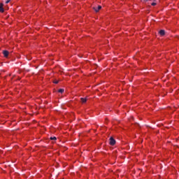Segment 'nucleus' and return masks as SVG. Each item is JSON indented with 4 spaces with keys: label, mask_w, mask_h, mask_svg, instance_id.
<instances>
[{
    "label": "nucleus",
    "mask_w": 179,
    "mask_h": 179,
    "mask_svg": "<svg viewBox=\"0 0 179 179\" xmlns=\"http://www.w3.org/2000/svg\"><path fill=\"white\" fill-rule=\"evenodd\" d=\"M109 141H110V145H111V146H114V145H115V139H114V138L110 137Z\"/></svg>",
    "instance_id": "nucleus-1"
},
{
    "label": "nucleus",
    "mask_w": 179,
    "mask_h": 179,
    "mask_svg": "<svg viewBox=\"0 0 179 179\" xmlns=\"http://www.w3.org/2000/svg\"><path fill=\"white\" fill-rule=\"evenodd\" d=\"M0 12L1 13H3L5 12V10L3 9V3H0Z\"/></svg>",
    "instance_id": "nucleus-2"
},
{
    "label": "nucleus",
    "mask_w": 179,
    "mask_h": 179,
    "mask_svg": "<svg viewBox=\"0 0 179 179\" xmlns=\"http://www.w3.org/2000/svg\"><path fill=\"white\" fill-rule=\"evenodd\" d=\"M92 8L95 12L97 13L99 10H100V9H101V6H98V7H93Z\"/></svg>",
    "instance_id": "nucleus-3"
},
{
    "label": "nucleus",
    "mask_w": 179,
    "mask_h": 179,
    "mask_svg": "<svg viewBox=\"0 0 179 179\" xmlns=\"http://www.w3.org/2000/svg\"><path fill=\"white\" fill-rule=\"evenodd\" d=\"M3 54L5 57V58H8V56L9 55V52L8 50H3Z\"/></svg>",
    "instance_id": "nucleus-4"
},
{
    "label": "nucleus",
    "mask_w": 179,
    "mask_h": 179,
    "mask_svg": "<svg viewBox=\"0 0 179 179\" xmlns=\"http://www.w3.org/2000/svg\"><path fill=\"white\" fill-rule=\"evenodd\" d=\"M159 34L160 36H164V34H166V31L163 29L159 31Z\"/></svg>",
    "instance_id": "nucleus-5"
},
{
    "label": "nucleus",
    "mask_w": 179,
    "mask_h": 179,
    "mask_svg": "<svg viewBox=\"0 0 179 179\" xmlns=\"http://www.w3.org/2000/svg\"><path fill=\"white\" fill-rule=\"evenodd\" d=\"M80 100L82 103H86V101H87V99L86 98H80Z\"/></svg>",
    "instance_id": "nucleus-6"
},
{
    "label": "nucleus",
    "mask_w": 179,
    "mask_h": 179,
    "mask_svg": "<svg viewBox=\"0 0 179 179\" xmlns=\"http://www.w3.org/2000/svg\"><path fill=\"white\" fill-rule=\"evenodd\" d=\"M64 89H59V90H58V92H59V93H64Z\"/></svg>",
    "instance_id": "nucleus-7"
},
{
    "label": "nucleus",
    "mask_w": 179,
    "mask_h": 179,
    "mask_svg": "<svg viewBox=\"0 0 179 179\" xmlns=\"http://www.w3.org/2000/svg\"><path fill=\"white\" fill-rule=\"evenodd\" d=\"M51 141H57V137H50Z\"/></svg>",
    "instance_id": "nucleus-8"
},
{
    "label": "nucleus",
    "mask_w": 179,
    "mask_h": 179,
    "mask_svg": "<svg viewBox=\"0 0 179 179\" xmlns=\"http://www.w3.org/2000/svg\"><path fill=\"white\" fill-rule=\"evenodd\" d=\"M152 6H156V5H157V3H155V2H153V3H152Z\"/></svg>",
    "instance_id": "nucleus-9"
},
{
    "label": "nucleus",
    "mask_w": 179,
    "mask_h": 179,
    "mask_svg": "<svg viewBox=\"0 0 179 179\" xmlns=\"http://www.w3.org/2000/svg\"><path fill=\"white\" fill-rule=\"evenodd\" d=\"M9 2H10V0H7V1H6V3H9Z\"/></svg>",
    "instance_id": "nucleus-10"
},
{
    "label": "nucleus",
    "mask_w": 179,
    "mask_h": 179,
    "mask_svg": "<svg viewBox=\"0 0 179 179\" xmlns=\"http://www.w3.org/2000/svg\"><path fill=\"white\" fill-rule=\"evenodd\" d=\"M54 83H55L57 85L58 83V80H55Z\"/></svg>",
    "instance_id": "nucleus-11"
},
{
    "label": "nucleus",
    "mask_w": 179,
    "mask_h": 179,
    "mask_svg": "<svg viewBox=\"0 0 179 179\" xmlns=\"http://www.w3.org/2000/svg\"><path fill=\"white\" fill-rule=\"evenodd\" d=\"M144 1H149V0H144Z\"/></svg>",
    "instance_id": "nucleus-12"
},
{
    "label": "nucleus",
    "mask_w": 179,
    "mask_h": 179,
    "mask_svg": "<svg viewBox=\"0 0 179 179\" xmlns=\"http://www.w3.org/2000/svg\"><path fill=\"white\" fill-rule=\"evenodd\" d=\"M154 1H156V0H153Z\"/></svg>",
    "instance_id": "nucleus-13"
}]
</instances>
